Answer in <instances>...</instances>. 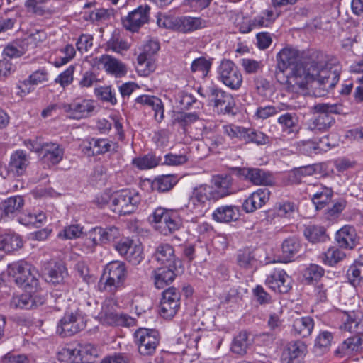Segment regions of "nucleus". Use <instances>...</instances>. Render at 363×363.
I'll return each instance as SVG.
<instances>
[{"mask_svg":"<svg viewBox=\"0 0 363 363\" xmlns=\"http://www.w3.org/2000/svg\"><path fill=\"white\" fill-rule=\"evenodd\" d=\"M312 59L306 64L298 63L290 69L289 82L304 88L310 82V91L315 97L325 96L339 81L337 66L329 63L320 52H313Z\"/></svg>","mask_w":363,"mask_h":363,"instance_id":"f257e3e1","label":"nucleus"},{"mask_svg":"<svg viewBox=\"0 0 363 363\" xmlns=\"http://www.w3.org/2000/svg\"><path fill=\"white\" fill-rule=\"evenodd\" d=\"M155 230L163 235H169L179 230L183 225L178 211L158 207L148 217Z\"/></svg>","mask_w":363,"mask_h":363,"instance_id":"f03ea898","label":"nucleus"},{"mask_svg":"<svg viewBox=\"0 0 363 363\" xmlns=\"http://www.w3.org/2000/svg\"><path fill=\"white\" fill-rule=\"evenodd\" d=\"M6 272L11 280L26 291H36L40 288L38 271L24 261L9 264Z\"/></svg>","mask_w":363,"mask_h":363,"instance_id":"7ed1b4c3","label":"nucleus"},{"mask_svg":"<svg viewBox=\"0 0 363 363\" xmlns=\"http://www.w3.org/2000/svg\"><path fill=\"white\" fill-rule=\"evenodd\" d=\"M317 115H314L308 121V129L314 133L325 132L335 123L331 114L345 113V107L342 104L319 103L313 107Z\"/></svg>","mask_w":363,"mask_h":363,"instance_id":"20e7f679","label":"nucleus"},{"mask_svg":"<svg viewBox=\"0 0 363 363\" xmlns=\"http://www.w3.org/2000/svg\"><path fill=\"white\" fill-rule=\"evenodd\" d=\"M128 271L123 262L112 261L107 264L99 284L101 291L114 294L123 287L127 278Z\"/></svg>","mask_w":363,"mask_h":363,"instance_id":"39448f33","label":"nucleus"},{"mask_svg":"<svg viewBox=\"0 0 363 363\" xmlns=\"http://www.w3.org/2000/svg\"><path fill=\"white\" fill-rule=\"evenodd\" d=\"M26 146L38 154L42 161L48 166L57 164L63 158L65 150L62 145L52 142L28 140L25 141Z\"/></svg>","mask_w":363,"mask_h":363,"instance_id":"423d86ee","label":"nucleus"},{"mask_svg":"<svg viewBox=\"0 0 363 363\" xmlns=\"http://www.w3.org/2000/svg\"><path fill=\"white\" fill-rule=\"evenodd\" d=\"M117 304L113 298H106L103 302L99 318L103 324L130 327L135 324V320L125 314L118 313Z\"/></svg>","mask_w":363,"mask_h":363,"instance_id":"0eeeda50","label":"nucleus"},{"mask_svg":"<svg viewBox=\"0 0 363 363\" xmlns=\"http://www.w3.org/2000/svg\"><path fill=\"white\" fill-rule=\"evenodd\" d=\"M199 94L208 98L213 104L216 111L220 114L230 113L235 106V101L232 95L214 86L207 87L206 89L200 88Z\"/></svg>","mask_w":363,"mask_h":363,"instance_id":"6e6552de","label":"nucleus"},{"mask_svg":"<svg viewBox=\"0 0 363 363\" xmlns=\"http://www.w3.org/2000/svg\"><path fill=\"white\" fill-rule=\"evenodd\" d=\"M134 342L140 355L152 356L160 344L158 332L147 328H139L134 333Z\"/></svg>","mask_w":363,"mask_h":363,"instance_id":"1a4fd4ad","label":"nucleus"},{"mask_svg":"<svg viewBox=\"0 0 363 363\" xmlns=\"http://www.w3.org/2000/svg\"><path fill=\"white\" fill-rule=\"evenodd\" d=\"M140 201L138 194L124 189L111 195V208L116 213L126 215L133 213Z\"/></svg>","mask_w":363,"mask_h":363,"instance_id":"9d476101","label":"nucleus"},{"mask_svg":"<svg viewBox=\"0 0 363 363\" xmlns=\"http://www.w3.org/2000/svg\"><path fill=\"white\" fill-rule=\"evenodd\" d=\"M85 327V318L79 309L67 312L60 319L57 331L62 337L72 336Z\"/></svg>","mask_w":363,"mask_h":363,"instance_id":"9b49d317","label":"nucleus"},{"mask_svg":"<svg viewBox=\"0 0 363 363\" xmlns=\"http://www.w3.org/2000/svg\"><path fill=\"white\" fill-rule=\"evenodd\" d=\"M218 78L226 86L238 90L242 85V76L238 67L230 60H223L218 67Z\"/></svg>","mask_w":363,"mask_h":363,"instance_id":"f8f14e48","label":"nucleus"},{"mask_svg":"<svg viewBox=\"0 0 363 363\" xmlns=\"http://www.w3.org/2000/svg\"><path fill=\"white\" fill-rule=\"evenodd\" d=\"M211 201L213 199L202 184L193 189L186 208L196 216H203L208 209V202Z\"/></svg>","mask_w":363,"mask_h":363,"instance_id":"ddd939ff","label":"nucleus"},{"mask_svg":"<svg viewBox=\"0 0 363 363\" xmlns=\"http://www.w3.org/2000/svg\"><path fill=\"white\" fill-rule=\"evenodd\" d=\"M150 7L148 5H140L125 16L121 18L123 26L133 33L139 29L150 21Z\"/></svg>","mask_w":363,"mask_h":363,"instance_id":"4468645a","label":"nucleus"},{"mask_svg":"<svg viewBox=\"0 0 363 363\" xmlns=\"http://www.w3.org/2000/svg\"><path fill=\"white\" fill-rule=\"evenodd\" d=\"M213 185L203 184L213 201H218L235 192L230 176L218 175L213 179Z\"/></svg>","mask_w":363,"mask_h":363,"instance_id":"2eb2a0df","label":"nucleus"},{"mask_svg":"<svg viewBox=\"0 0 363 363\" xmlns=\"http://www.w3.org/2000/svg\"><path fill=\"white\" fill-rule=\"evenodd\" d=\"M236 174L250 182L255 185L271 186L274 183L273 175L259 168H237Z\"/></svg>","mask_w":363,"mask_h":363,"instance_id":"dca6fc26","label":"nucleus"},{"mask_svg":"<svg viewBox=\"0 0 363 363\" xmlns=\"http://www.w3.org/2000/svg\"><path fill=\"white\" fill-rule=\"evenodd\" d=\"M94 102L87 99H76L70 104L62 106V111L73 119L89 117L94 110Z\"/></svg>","mask_w":363,"mask_h":363,"instance_id":"f3484780","label":"nucleus"},{"mask_svg":"<svg viewBox=\"0 0 363 363\" xmlns=\"http://www.w3.org/2000/svg\"><path fill=\"white\" fill-rule=\"evenodd\" d=\"M266 284L274 292L286 294L291 288V279L284 270L275 269L267 276Z\"/></svg>","mask_w":363,"mask_h":363,"instance_id":"a211bd4d","label":"nucleus"},{"mask_svg":"<svg viewBox=\"0 0 363 363\" xmlns=\"http://www.w3.org/2000/svg\"><path fill=\"white\" fill-rule=\"evenodd\" d=\"M30 164L29 155L22 150L13 152L8 164V174L12 177L23 175Z\"/></svg>","mask_w":363,"mask_h":363,"instance_id":"6ab92c4d","label":"nucleus"},{"mask_svg":"<svg viewBox=\"0 0 363 363\" xmlns=\"http://www.w3.org/2000/svg\"><path fill=\"white\" fill-rule=\"evenodd\" d=\"M154 257L165 267H173L174 269L182 267V261L176 257L174 250L169 244H160L157 246L154 253Z\"/></svg>","mask_w":363,"mask_h":363,"instance_id":"aec40b11","label":"nucleus"},{"mask_svg":"<svg viewBox=\"0 0 363 363\" xmlns=\"http://www.w3.org/2000/svg\"><path fill=\"white\" fill-rule=\"evenodd\" d=\"M183 272L182 267H177L174 269L173 267L163 266L157 268L153 272L154 284L156 288L161 289L170 284L175 277Z\"/></svg>","mask_w":363,"mask_h":363,"instance_id":"412c9836","label":"nucleus"},{"mask_svg":"<svg viewBox=\"0 0 363 363\" xmlns=\"http://www.w3.org/2000/svg\"><path fill=\"white\" fill-rule=\"evenodd\" d=\"M335 240L340 247L352 250L358 245L359 237L353 226L346 225L337 231Z\"/></svg>","mask_w":363,"mask_h":363,"instance_id":"4be33fe9","label":"nucleus"},{"mask_svg":"<svg viewBox=\"0 0 363 363\" xmlns=\"http://www.w3.org/2000/svg\"><path fill=\"white\" fill-rule=\"evenodd\" d=\"M277 69L284 73L287 69H291L301 60L298 50L291 48H283L277 55Z\"/></svg>","mask_w":363,"mask_h":363,"instance_id":"5701e85b","label":"nucleus"},{"mask_svg":"<svg viewBox=\"0 0 363 363\" xmlns=\"http://www.w3.org/2000/svg\"><path fill=\"white\" fill-rule=\"evenodd\" d=\"M270 191L267 188L259 189L246 199L242 208L246 213H252L262 207L269 199Z\"/></svg>","mask_w":363,"mask_h":363,"instance_id":"b1692460","label":"nucleus"},{"mask_svg":"<svg viewBox=\"0 0 363 363\" xmlns=\"http://www.w3.org/2000/svg\"><path fill=\"white\" fill-rule=\"evenodd\" d=\"M306 348L305 344L301 341L288 343L282 352V363H302Z\"/></svg>","mask_w":363,"mask_h":363,"instance_id":"393cba45","label":"nucleus"},{"mask_svg":"<svg viewBox=\"0 0 363 363\" xmlns=\"http://www.w3.org/2000/svg\"><path fill=\"white\" fill-rule=\"evenodd\" d=\"M99 62L103 65L105 70L116 77L125 76L127 73L125 65L116 58L108 55H103L100 57Z\"/></svg>","mask_w":363,"mask_h":363,"instance_id":"a878e982","label":"nucleus"},{"mask_svg":"<svg viewBox=\"0 0 363 363\" xmlns=\"http://www.w3.org/2000/svg\"><path fill=\"white\" fill-rule=\"evenodd\" d=\"M135 102L142 106L151 108L154 112L155 119L160 123L164 118V106L160 99L155 96L141 95L135 99Z\"/></svg>","mask_w":363,"mask_h":363,"instance_id":"bb28decb","label":"nucleus"},{"mask_svg":"<svg viewBox=\"0 0 363 363\" xmlns=\"http://www.w3.org/2000/svg\"><path fill=\"white\" fill-rule=\"evenodd\" d=\"M23 205L24 199L21 196L7 198L0 203L1 216L13 218L21 211Z\"/></svg>","mask_w":363,"mask_h":363,"instance_id":"cd10ccee","label":"nucleus"},{"mask_svg":"<svg viewBox=\"0 0 363 363\" xmlns=\"http://www.w3.org/2000/svg\"><path fill=\"white\" fill-rule=\"evenodd\" d=\"M341 328L350 333L363 334V313L361 311L346 313Z\"/></svg>","mask_w":363,"mask_h":363,"instance_id":"c85d7f7f","label":"nucleus"},{"mask_svg":"<svg viewBox=\"0 0 363 363\" xmlns=\"http://www.w3.org/2000/svg\"><path fill=\"white\" fill-rule=\"evenodd\" d=\"M68 276L67 269L62 262L51 263L47 268L45 280L54 285L61 284L65 282V278Z\"/></svg>","mask_w":363,"mask_h":363,"instance_id":"c756f323","label":"nucleus"},{"mask_svg":"<svg viewBox=\"0 0 363 363\" xmlns=\"http://www.w3.org/2000/svg\"><path fill=\"white\" fill-rule=\"evenodd\" d=\"M239 216V208L233 205L220 206L212 214L213 218L220 223H229L236 220Z\"/></svg>","mask_w":363,"mask_h":363,"instance_id":"7c9ffc66","label":"nucleus"},{"mask_svg":"<svg viewBox=\"0 0 363 363\" xmlns=\"http://www.w3.org/2000/svg\"><path fill=\"white\" fill-rule=\"evenodd\" d=\"M253 340L250 338V334L247 332L241 331L234 337L230 350L234 354L243 356L247 352Z\"/></svg>","mask_w":363,"mask_h":363,"instance_id":"2f4dec72","label":"nucleus"},{"mask_svg":"<svg viewBox=\"0 0 363 363\" xmlns=\"http://www.w3.org/2000/svg\"><path fill=\"white\" fill-rule=\"evenodd\" d=\"M22 246V240L18 234L13 232L0 233V250L10 252L21 248Z\"/></svg>","mask_w":363,"mask_h":363,"instance_id":"473e14b6","label":"nucleus"},{"mask_svg":"<svg viewBox=\"0 0 363 363\" xmlns=\"http://www.w3.org/2000/svg\"><path fill=\"white\" fill-rule=\"evenodd\" d=\"M303 235L311 243L323 242L328 238L326 229L323 226L315 225H306L303 230Z\"/></svg>","mask_w":363,"mask_h":363,"instance_id":"72a5a7b5","label":"nucleus"},{"mask_svg":"<svg viewBox=\"0 0 363 363\" xmlns=\"http://www.w3.org/2000/svg\"><path fill=\"white\" fill-rule=\"evenodd\" d=\"M277 122L284 133L295 135L298 129V118L296 113H286L278 118Z\"/></svg>","mask_w":363,"mask_h":363,"instance_id":"f704fd0d","label":"nucleus"},{"mask_svg":"<svg viewBox=\"0 0 363 363\" xmlns=\"http://www.w3.org/2000/svg\"><path fill=\"white\" fill-rule=\"evenodd\" d=\"M314 328V321L309 316L297 318L293 323V331L301 337H308Z\"/></svg>","mask_w":363,"mask_h":363,"instance_id":"c9c22d12","label":"nucleus"},{"mask_svg":"<svg viewBox=\"0 0 363 363\" xmlns=\"http://www.w3.org/2000/svg\"><path fill=\"white\" fill-rule=\"evenodd\" d=\"M162 157L157 156L155 154H147L143 157H138L133 159L132 164L138 169L141 170L149 169L161 164Z\"/></svg>","mask_w":363,"mask_h":363,"instance_id":"e433bc0d","label":"nucleus"},{"mask_svg":"<svg viewBox=\"0 0 363 363\" xmlns=\"http://www.w3.org/2000/svg\"><path fill=\"white\" fill-rule=\"evenodd\" d=\"M129 49V45L126 40H125L118 31L113 32L111 37L106 42V50L113 51L117 53H121L123 51L128 50Z\"/></svg>","mask_w":363,"mask_h":363,"instance_id":"4c0bfd02","label":"nucleus"},{"mask_svg":"<svg viewBox=\"0 0 363 363\" xmlns=\"http://www.w3.org/2000/svg\"><path fill=\"white\" fill-rule=\"evenodd\" d=\"M346 255L341 250L332 247H330L325 252L320 255L321 261L326 265L334 266L339 262L342 261Z\"/></svg>","mask_w":363,"mask_h":363,"instance_id":"58836bf2","label":"nucleus"},{"mask_svg":"<svg viewBox=\"0 0 363 363\" xmlns=\"http://www.w3.org/2000/svg\"><path fill=\"white\" fill-rule=\"evenodd\" d=\"M301 248V244L296 237H289L282 243V253L286 259H291L296 255Z\"/></svg>","mask_w":363,"mask_h":363,"instance_id":"ea45409f","label":"nucleus"},{"mask_svg":"<svg viewBox=\"0 0 363 363\" xmlns=\"http://www.w3.org/2000/svg\"><path fill=\"white\" fill-rule=\"evenodd\" d=\"M47 1L48 0H26L24 6L28 13L43 16L51 13L50 9H47L45 5Z\"/></svg>","mask_w":363,"mask_h":363,"instance_id":"a19ab883","label":"nucleus"},{"mask_svg":"<svg viewBox=\"0 0 363 363\" xmlns=\"http://www.w3.org/2000/svg\"><path fill=\"white\" fill-rule=\"evenodd\" d=\"M333 191L325 186H320L319 190L312 195L311 199L317 209L323 208L332 199Z\"/></svg>","mask_w":363,"mask_h":363,"instance_id":"79ce46f5","label":"nucleus"},{"mask_svg":"<svg viewBox=\"0 0 363 363\" xmlns=\"http://www.w3.org/2000/svg\"><path fill=\"white\" fill-rule=\"evenodd\" d=\"M59 359L71 363L84 362L79 345L74 348H63L59 352Z\"/></svg>","mask_w":363,"mask_h":363,"instance_id":"37998d69","label":"nucleus"},{"mask_svg":"<svg viewBox=\"0 0 363 363\" xmlns=\"http://www.w3.org/2000/svg\"><path fill=\"white\" fill-rule=\"evenodd\" d=\"M175 184L176 180L173 176L163 175L153 181L152 187L160 192H165L172 189Z\"/></svg>","mask_w":363,"mask_h":363,"instance_id":"c03bdc74","label":"nucleus"},{"mask_svg":"<svg viewBox=\"0 0 363 363\" xmlns=\"http://www.w3.org/2000/svg\"><path fill=\"white\" fill-rule=\"evenodd\" d=\"M347 277L354 286L359 285L363 279V262L356 261L352 264L347 271Z\"/></svg>","mask_w":363,"mask_h":363,"instance_id":"a18cd8bd","label":"nucleus"},{"mask_svg":"<svg viewBox=\"0 0 363 363\" xmlns=\"http://www.w3.org/2000/svg\"><path fill=\"white\" fill-rule=\"evenodd\" d=\"M32 302V292L27 291L20 296L13 297L11 306L15 308L31 309L33 308Z\"/></svg>","mask_w":363,"mask_h":363,"instance_id":"49530a36","label":"nucleus"},{"mask_svg":"<svg viewBox=\"0 0 363 363\" xmlns=\"http://www.w3.org/2000/svg\"><path fill=\"white\" fill-rule=\"evenodd\" d=\"M138 72L143 76H147L155 70V65L148 59V55L144 52L140 53L137 58Z\"/></svg>","mask_w":363,"mask_h":363,"instance_id":"de8ad7c7","label":"nucleus"},{"mask_svg":"<svg viewBox=\"0 0 363 363\" xmlns=\"http://www.w3.org/2000/svg\"><path fill=\"white\" fill-rule=\"evenodd\" d=\"M268 140V137L262 132L253 128H246L243 140L245 143H254L257 145H265Z\"/></svg>","mask_w":363,"mask_h":363,"instance_id":"09e8293b","label":"nucleus"},{"mask_svg":"<svg viewBox=\"0 0 363 363\" xmlns=\"http://www.w3.org/2000/svg\"><path fill=\"white\" fill-rule=\"evenodd\" d=\"M246 128L229 124L223 126V132L232 140L243 141L245 135Z\"/></svg>","mask_w":363,"mask_h":363,"instance_id":"8fccbe9b","label":"nucleus"},{"mask_svg":"<svg viewBox=\"0 0 363 363\" xmlns=\"http://www.w3.org/2000/svg\"><path fill=\"white\" fill-rule=\"evenodd\" d=\"M178 23H180V30L184 33L196 30L202 26L200 18L182 17L178 19Z\"/></svg>","mask_w":363,"mask_h":363,"instance_id":"3c124183","label":"nucleus"},{"mask_svg":"<svg viewBox=\"0 0 363 363\" xmlns=\"http://www.w3.org/2000/svg\"><path fill=\"white\" fill-rule=\"evenodd\" d=\"M212 62L211 60H207L204 57H200L195 59L191 65V71L192 72H201L206 77L211 69Z\"/></svg>","mask_w":363,"mask_h":363,"instance_id":"603ef678","label":"nucleus"},{"mask_svg":"<svg viewBox=\"0 0 363 363\" xmlns=\"http://www.w3.org/2000/svg\"><path fill=\"white\" fill-rule=\"evenodd\" d=\"M123 257L133 264H138L143 259L142 246L135 242Z\"/></svg>","mask_w":363,"mask_h":363,"instance_id":"864d4df0","label":"nucleus"},{"mask_svg":"<svg viewBox=\"0 0 363 363\" xmlns=\"http://www.w3.org/2000/svg\"><path fill=\"white\" fill-rule=\"evenodd\" d=\"M325 270L319 265L311 264L304 272V277L308 282L318 281L323 277Z\"/></svg>","mask_w":363,"mask_h":363,"instance_id":"5fc2aeb1","label":"nucleus"},{"mask_svg":"<svg viewBox=\"0 0 363 363\" xmlns=\"http://www.w3.org/2000/svg\"><path fill=\"white\" fill-rule=\"evenodd\" d=\"M93 147L95 149V155L104 154L111 150V147H113V149L116 147V144L113 143L109 141L108 139H101V138H93L92 143Z\"/></svg>","mask_w":363,"mask_h":363,"instance_id":"6e6d98bb","label":"nucleus"},{"mask_svg":"<svg viewBox=\"0 0 363 363\" xmlns=\"http://www.w3.org/2000/svg\"><path fill=\"white\" fill-rule=\"evenodd\" d=\"M181 295L179 290L174 287H169L162 293V297L160 301L169 303L172 305L180 306Z\"/></svg>","mask_w":363,"mask_h":363,"instance_id":"4d7b16f0","label":"nucleus"},{"mask_svg":"<svg viewBox=\"0 0 363 363\" xmlns=\"http://www.w3.org/2000/svg\"><path fill=\"white\" fill-rule=\"evenodd\" d=\"M188 160V157L184 154L175 155L168 153L164 155V159L162 158L161 164L169 166H179L185 164Z\"/></svg>","mask_w":363,"mask_h":363,"instance_id":"13d9d810","label":"nucleus"},{"mask_svg":"<svg viewBox=\"0 0 363 363\" xmlns=\"http://www.w3.org/2000/svg\"><path fill=\"white\" fill-rule=\"evenodd\" d=\"M333 335L328 331L321 332L315 340V347L319 349L320 352H324L330 345Z\"/></svg>","mask_w":363,"mask_h":363,"instance_id":"bf43d9fd","label":"nucleus"},{"mask_svg":"<svg viewBox=\"0 0 363 363\" xmlns=\"http://www.w3.org/2000/svg\"><path fill=\"white\" fill-rule=\"evenodd\" d=\"M102 228L95 227L87 233L86 244L91 247H95L103 243Z\"/></svg>","mask_w":363,"mask_h":363,"instance_id":"052dcab7","label":"nucleus"},{"mask_svg":"<svg viewBox=\"0 0 363 363\" xmlns=\"http://www.w3.org/2000/svg\"><path fill=\"white\" fill-rule=\"evenodd\" d=\"M324 164L321 163L311 165L302 166L295 170V173L300 176H311L313 174H321Z\"/></svg>","mask_w":363,"mask_h":363,"instance_id":"680f3d73","label":"nucleus"},{"mask_svg":"<svg viewBox=\"0 0 363 363\" xmlns=\"http://www.w3.org/2000/svg\"><path fill=\"white\" fill-rule=\"evenodd\" d=\"M343 345L352 352L362 350L363 349V333H356V335L347 338Z\"/></svg>","mask_w":363,"mask_h":363,"instance_id":"e2e57ef3","label":"nucleus"},{"mask_svg":"<svg viewBox=\"0 0 363 363\" xmlns=\"http://www.w3.org/2000/svg\"><path fill=\"white\" fill-rule=\"evenodd\" d=\"M75 67L73 65L69 66L66 70L62 72L55 79V82L65 88L69 85L73 81V74Z\"/></svg>","mask_w":363,"mask_h":363,"instance_id":"0e129e2a","label":"nucleus"},{"mask_svg":"<svg viewBox=\"0 0 363 363\" xmlns=\"http://www.w3.org/2000/svg\"><path fill=\"white\" fill-rule=\"evenodd\" d=\"M48 73L47 70L45 68H41L33 72L29 76L28 79L24 82V84L28 82L33 85H37L38 84L48 82Z\"/></svg>","mask_w":363,"mask_h":363,"instance_id":"69168bd1","label":"nucleus"},{"mask_svg":"<svg viewBox=\"0 0 363 363\" xmlns=\"http://www.w3.org/2000/svg\"><path fill=\"white\" fill-rule=\"evenodd\" d=\"M82 233V228L79 225H71L65 227L59 233L58 237L63 239H75Z\"/></svg>","mask_w":363,"mask_h":363,"instance_id":"338daca9","label":"nucleus"},{"mask_svg":"<svg viewBox=\"0 0 363 363\" xmlns=\"http://www.w3.org/2000/svg\"><path fill=\"white\" fill-rule=\"evenodd\" d=\"M179 307L169 303L160 301L159 313L164 318L171 319L177 314Z\"/></svg>","mask_w":363,"mask_h":363,"instance_id":"774afa93","label":"nucleus"}]
</instances>
